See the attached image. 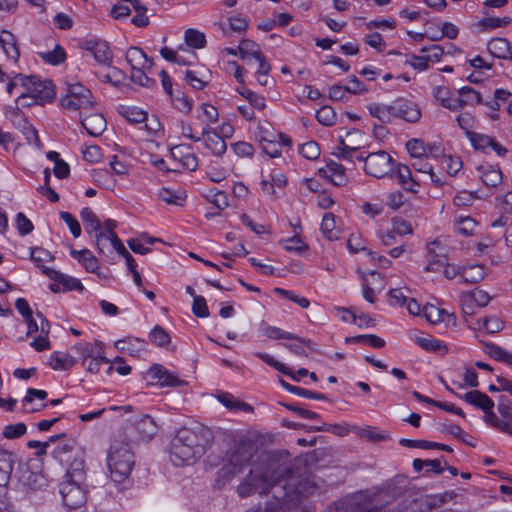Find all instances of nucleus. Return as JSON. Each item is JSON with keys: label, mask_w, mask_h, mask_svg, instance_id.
I'll list each match as a JSON object with an SVG mask.
<instances>
[{"label": "nucleus", "mask_w": 512, "mask_h": 512, "mask_svg": "<svg viewBox=\"0 0 512 512\" xmlns=\"http://www.w3.org/2000/svg\"><path fill=\"white\" fill-rule=\"evenodd\" d=\"M316 487L308 481H296L291 466L282 462L275 454L261 455L250 471L236 487L240 498L256 493L272 496L266 501L265 512H291L296 509L302 497L313 493Z\"/></svg>", "instance_id": "1"}, {"label": "nucleus", "mask_w": 512, "mask_h": 512, "mask_svg": "<svg viewBox=\"0 0 512 512\" xmlns=\"http://www.w3.org/2000/svg\"><path fill=\"white\" fill-rule=\"evenodd\" d=\"M211 432L204 427L181 428L171 441L170 459L175 466L193 463L206 451Z\"/></svg>", "instance_id": "2"}, {"label": "nucleus", "mask_w": 512, "mask_h": 512, "mask_svg": "<svg viewBox=\"0 0 512 512\" xmlns=\"http://www.w3.org/2000/svg\"><path fill=\"white\" fill-rule=\"evenodd\" d=\"M256 454L257 445L253 440L241 438L235 441L225 453L224 463L217 472V482L232 480L252 463Z\"/></svg>", "instance_id": "3"}, {"label": "nucleus", "mask_w": 512, "mask_h": 512, "mask_svg": "<svg viewBox=\"0 0 512 512\" xmlns=\"http://www.w3.org/2000/svg\"><path fill=\"white\" fill-rule=\"evenodd\" d=\"M134 453L128 443L115 441L109 450L107 465L110 477L115 483L124 482L134 467Z\"/></svg>", "instance_id": "4"}, {"label": "nucleus", "mask_w": 512, "mask_h": 512, "mask_svg": "<svg viewBox=\"0 0 512 512\" xmlns=\"http://www.w3.org/2000/svg\"><path fill=\"white\" fill-rule=\"evenodd\" d=\"M369 498L366 493L360 491L346 496L336 503L334 512H412L406 505L396 508L379 507L367 509Z\"/></svg>", "instance_id": "5"}, {"label": "nucleus", "mask_w": 512, "mask_h": 512, "mask_svg": "<svg viewBox=\"0 0 512 512\" xmlns=\"http://www.w3.org/2000/svg\"><path fill=\"white\" fill-rule=\"evenodd\" d=\"M15 79L19 80L24 91L37 99L39 103L51 102L55 97L54 86L50 80H41L38 76L23 74H16Z\"/></svg>", "instance_id": "6"}, {"label": "nucleus", "mask_w": 512, "mask_h": 512, "mask_svg": "<svg viewBox=\"0 0 512 512\" xmlns=\"http://www.w3.org/2000/svg\"><path fill=\"white\" fill-rule=\"evenodd\" d=\"M365 172L375 178L392 177L395 161L390 154L384 150L368 153L365 156Z\"/></svg>", "instance_id": "7"}, {"label": "nucleus", "mask_w": 512, "mask_h": 512, "mask_svg": "<svg viewBox=\"0 0 512 512\" xmlns=\"http://www.w3.org/2000/svg\"><path fill=\"white\" fill-rule=\"evenodd\" d=\"M61 105L68 110H81L93 106L92 93L80 83L70 84L67 93L60 99Z\"/></svg>", "instance_id": "8"}, {"label": "nucleus", "mask_w": 512, "mask_h": 512, "mask_svg": "<svg viewBox=\"0 0 512 512\" xmlns=\"http://www.w3.org/2000/svg\"><path fill=\"white\" fill-rule=\"evenodd\" d=\"M59 492L64 506L70 511H79L87 501L86 484H74L68 481L60 483Z\"/></svg>", "instance_id": "9"}, {"label": "nucleus", "mask_w": 512, "mask_h": 512, "mask_svg": "<svg viewBox=\"0 0 512 512\" xmlns=\"http://www.w3.org/2000/svg\"><path fill=\"white\" fill-rule=\"evenodd\" d=\"M81 49L93 55L97 63L103 66H111L113 53L108 43L101 39H87L81 43Z\"/></svg>", "instance_id": "10"}, {"label": "nucleus", "mask_w": 512, "mask_h": 512, "mask_svg": "<svg viewBox=\"0 0 512 512\" xmlns=\"http://www.w3.org/2000/svg\"><path fill=\"white\" fill-rule=\"evenodd\" d=\"M395 119L400 118L409 123H416L421 118V110L419 106L404 98H398L392 101V108Z\"/></svg>", "instance_id": "11"}, {"label": "nucleus", "mask_w": 512, "mask_h": 512, "mask_svg": "<svg viewBox=\"0 0 512 512\" xmlns=\"http://www.w3.org/2000/svg\"><path fill=\"white\" fill-rule=\"evenodd\" d=\"M93 235L98 252L106 257L114 251L118 253V245L123 244L115 232H102L101 229Z\"/></svg>", "instance_id": "12"}, {"label": "nucleus", "mask_w": 512, "mask_h": 512, "mask_svg": "<svg viewBox=\"0 0 512 512\" xmlns=\"http://www.w3.org/2000/svg\"><path fill=\"white\" fill-rule=\"evenodd\" d=\"M134 430L136 432L135 440L138 442H149L158 431L154 419L149 415H142L134 421Z\"/></svg>", "instance_id": "13"}, {"label": "nucleus", "mask_w": 512, "mask_h": 512, "mask_svg": "<svg viewBox=\"0 0 512 512\" xmlns=\"http://www.w3.org/2000/svg\"><path fill=\"white\" fill-rule=\"evenodd\" d=\"M42 273L46 275L49 279L55 282H59L62 285V292L68 291H83L84 287L81 281L75 277L66 275L60 271H57L53 268L44 267Z\"/></svg>", "instance_id": "14"}, {"label": "nucleus", "mask_w": 512, "mask_h": 512, "mask_svg": "<svg viewBox=\"0 0 512 512\" xmlns=\"http://www.w3.org/2000/svg\"><path fill=\"white\" fill-rule=\"evenodd\" d=\"M398 178V183L401 187L411 193H418L420 187V180L412 175L411 169L408 165L402 163H395L394 172Z\"/></svg>", "instance_id": "15"}, {"label": "nucleus", "mask_w": 512, "mask_h": 512, "mask_svg": "<svg viewBox=\"0 0 512 512\" xmlns=\"http://www.w3.org/2000/svg\"><path fill=\"white\" fill-rule=\"evenodd\" d=\"M345 171L346 169L343 165L335 161H329L324 167L318 169V174L335 186H343L347 182Z\"/></svg>", "instance_id": "16"}, {"label": "nucleus", "mask_w": 512, "mask_h": 512, "mask_svg": "<svg viewBox=\"0 0 512 512\" xmlns=\"http://www.w3.org/2000/svg\"><path fill=\"white\" fill-rule=\"evenodd\" d=\"M353 137H362V133L358 129H351L346 132V138H348V143L343 138L342 135L339 136V145L336 147L337 153L336 155L344 160H350L352 158L353 152L360 149L357 141L353 140Z\"/></svg>", "instance_id": "17"}, {"label": "nucleus", "mask_w": 512, "mask_h": 512, "mask_svg": "<svg viewBox=\"0 0 512 512\" xmlns=\"http://www.w3.org/2000/svg\"><path fill=\"white\" fill-rule=\"evenodd\" d=\"M149 375L152 379H156L157 383L162 387H179L185 384L183 380L159 364H155L150 368Z\"/></svg>", "instance_id": "18"}, {"label": "nucleus", "mask_w": 512, "mask_h": 512, "mask_svg": "<svg viewBox=\"0 0 512 512\" xmlns=\"http://www.w3.org/2000/svg\"><path fill=\"white\" fill-rule=\"evenodd\" d=\"M63 481L76 484H85L86 465L82 456H76L70 463L64 475Z\"/></svg>", "instance_id": "19"}, {"label": "nucleus", "mask_w": 512, "mask_h": 512, "mask_svg": "<svg viewBox=\"0 0 512 512\" xmlns=\"http://www.w3.org/2000/svg\"><path fill=\"white\" fill-rule=\"evenodd\" d=\"M489 53L498 59L512 60V43L506 38H493L487 43Z\"/></svg>", "instance_id": "20"}, {"label": "nucleus", "mask_w": 512, "mask_h": 512, "mask_svg": "<svg viewBox=\"0 0 512 512\" xmlns=\"http://www.w3.org/2000/svg\"><path fill=\"white\" fill-rule=\"evenodd\" d=\"M261 330L263 331L264 335L270 339H291L300 341L306 344V346L309 349H313V343L311 340H306L304 338L298 337L295 334L286 332L278 327L270 326L265 321H262L260 323Z\"/></svg>", "instance_id": "21"}, {"label": "nucleus", "mask_w": 512, "mask_h": 512, "mask_svg": "<svg viewBox=\"0 0 512 512\" xmlns=\"http://www.w3.org/2000/svg\"><path fill=\"white\" fill-rule=\"evenodd\" d=\"M125 58L132 70L136 68L148 69L153 65L152 59L148 58L146 53L139 47H130L126 52Z\"/></svg>", "instance_id": "22"}, {"label": "nucleus", "mask_w": 512, "mask_h": 512, "mask_svg": "<svg viewBox=\"0 0 512 512\" xmlns=\"http://www.w3.org/2000/svg\"><path fill=\"white\" fill-rule=\"evenodd\" d=\"M457 397L463 399L466 403L481 409L482 411L494 408L493 400L479 390H471L466 392L463 396L457 395Z\"/></svg>", "instance_id": "23"}, {"label": "nucleus", "mask_w": 512, "mask_h": 512, "mask_svg": "<svg viewBox=\"0 0 512 512\" xmlns=\"http://www.w3.org/2000/svg\"><path fill=\"white\" fill-rule=\"evenodd\" d=\"M0 46L9 59L14 62L18 61L20 51L17 39L13 33L8 30H2L0 32Z\"/></svg>", "instance_id": "24"}, {"label": "nucleus", "mask_w": 512, "mask_h": 512, "mask_svg": "<svg viewBox=\"0 0 512 512\" xmlns=\"http://www.w3.org/2000/svg\"><path fill=\"white\" fill-rule=\"evenodd\" d=\"M86 132L93 136H100L106 129V119L98 113L91 114L80 120Z\"/></svg>", "instance_id": "25"}, {"label": "nucleus", "mask_w": 512, "mask_h": 512, "mask_svg": "<svg viewBox=\"0 0 512 512\" xmlns=\"http://www.w3.org/2000/svg\"><path fill=\"white\" fill-rule=\"evenodd\" d=\"M391 108L392 102L390 104L370 103L367 105L369 114L377 118L382 124L391 123L395 119L394 111Z\"/></svg>", "instance_id": "26"}, {"label": "nucleus", "mask_w": 512, "mask_h": 512, "mask_svg": "<svg viewBox=\"0 0 512 512\" xmlns=\"http://www.w3.org/2000/svg\"><path fill=\"white\" fill-rule=\"evenodd\" d=\"M202 136H206L204 144L215 156H222L227 149V145L223 138L217 133L210 134L209 128L205 127L202 130Z\"/></svg>", "instance_id": "27"}, {"label": "nucleus", "mask_w": 512, "mask_h": 512, "mask_svg": "<svg viewBox=\"0 0 512 512\" xmlns=\"http://www.w3.org/2000/svg\"><path fill=\"white\" fill-rule=\"evenodd\" d=\"M14 126L24 135L28 145L40 148L41 141L37 130L24 117L14 121Z\"/></svg>", "instance_id": "28"}, {"label": "nucleus", "mask_w": 512, "mask_h": 512, "mask_svg": "<svg viewBox=\"0 0 512 512\" xmlns=\"http://www.w3.org/2000/svg\"><path fill=\"white\" fill-rule=\"evenodd\" d=\"M216 398L223 406H225L230 411L240 410L248 413L253 411V407L250 404L238 400L231 393L220 392L217 394Z\"/></svg>", "instance_id": "29"}, {"label": "nucleus", "mask_w": 512, "mask_h": 512, "mask_svg": "<svg viewBox=\"0 0 512 512\" xmlns=\"http://www.w3.org/2000/svg\"><path fill=\"white\" fill-rule=\"evenodd\" d=\"M74 349L81 355L83 365H86L90 358L99 357L100 354H104L101 342L80 343L75 345Z\"/></svg>", "instance_id": "30"}, {"label": "nucleus", "mask_w": 512, "mask_h": 512, "mask_svg": "<svg viewBox=\"0 0 512 512\" xmlns=\"http://www.w3.org/2000/svg\"><path fill=\"white\" fill-rule=\"evenodd\" d=\"M76 363L73 356L65 352H53L49 359V365L54 370L67 371L71 369Z\"/></svg>", "instance_id": "31"}, {"label": "nucleus", "mask_w": 512, "mask_h": 512, "mask_svg": "<svg viewBox=\"0 0 512 512\" xmlns=\"http://www.w3.org/2000/svg\"><path fill=\"white\" fill-rule=\"evenodd\" d=\"M263 135L260 137V145L263 151L271 158H276L281 155V144L276 139L275 135L269 134L268 131H263Z\"/></svg>", "instance_id": "32"}, {"label": "nucleus", "mask_w": 512, "mask_h": 512, "mask_svg": "<svg viewBox=\"0 0 512 512\" xmlns=\"http://www.w3.org/2000/svg\"><path fill=\"white\" fill-rule=\"evenodd\" d=\"M433 95L440 104L452 111H459L460 105L456 98H451V90L446 86H437L433 90Z\"/></svg>", "instance_id": "33"}, {"label": "nucleus", "mask_w": 512, "mask_h": 512, "mask_svg": "<svg viewBox=\"0 0 512 512\" xmlns=\"http://www.w3.org/2000/svg\"><path fill=\"white\" fill-rule=\"evenodd\" d=\"M13 454L0 449V487L6 486L13 470Z\"/></svg>", "instance_id": "34"}, {"label": "nucleus", "mask_w": 512, "mask_h": 512, "mask_svg": "<svg viewBox=\"0 0 512 512\" xmlns=\"http://www.w3.org/2000/svg\"><path fill=\"white\" fill-rule=\"evenodd\" d=\"M425 270L431 272H437L442 270L443 275L447 279H453L457 275L461 276V268H457L452 264L445 263L442 260H430V262L426 265Z\"/></svg>", "instance_id": "35"}, {"label": "nucleus", "mask_w": 512, "mask_h": 512, "mask_svg": "<svg viewBox=\"0 0 512 512\" xmlns=\"http://www.w3.org/2000/svg\"><path fill=\"white\" fill-rule=\"evenodd\" d=\"M485 277V267L482 265H469L461 267V278L465 283L475 284Z\"/></svg>", "instance_id": "36"}, {"label": "nucleus", "mask_w": 512, "mask_h": 512, "mask_svg": "<svg viewBox=\"0 0 512 512\" xmlns=\"http://www.w3.org/2000/svg\"><path fill=\"white\" fill-rule=\"evenodd\" d=\"M81 220L84 224L85 231L91 235L102 229V224L96 214L89 208L85 207L80 213Z\"/></svg>", "instance_id": "37"}, {"label": "nucleus", "mask_w": 512, "mask_h": 512, "mask_svg": "<svg viewBox=\"0 0 512 512\" xmlns=\"http://www.w3.org/2000/svg\"><path fill=\"white\" fill-rule=\"evenodd\" d=\"M482 182L487 187H497L502 182V172L492 166H480L478 168Z\"/></svg>", "instance_id": "38"}, {"label": "nucleus", "mask_w": 512, "mask_h": 512, "mask_svg": "<svg viewBox=\"0 0 512 512\" xmlns=\"http://www.w3.org/2000/svg\"><path fill=\"white\" fill-rule=\"evenodd\" d=\"M458 93L459 97L456 101L459 102L460 110L466 105L480 104L482 101L481 94L472 87L464 86L458 90Z\"/></svg>", "instance_id": "39"}, {"label": "nucleus", "mask_w": 512, "mask_h": 512, "mask_svg": "<svg viewBox=\"0 0 512 512\" xmlns=\"http://www.w3.org/2000/svg\"><path fill=\"white\" fill-rule=\"evenodd\" d=\"M485 352L494 360L512 366V353L494 343H485Z\"/></svg>", "instance_id": "40"}, {"label": "nucleus", "mask_w": 512, "mask_h": 512, "mask_svg": "<svg viewBox=\"0 0 512 512\" xmlns=\"http://www.w3.org/2000/svg\"><path fill=\"white\" fill-rule=\"evenodd\" d=\"M485 352L494 360L512 366V353L494 343H485Z\"/></svg>", "instance_id": "41"}, {"label": "nucleus", "mask_w": 512, "mask_h": 512, "mask_svg": "<svg viewBox=\"0 0 512 512\" xmlns=\"http://www.w3.org/2000/svg\"><path fill=\"white\" fill-rule=\"evenodd\" d=\"M320 229L322 234L329 241H334L339 238L340 231L336 228L335 216L332 213L324 214Z\"/></svg>", "instance_id": "42"}, {"label": "nucleus", "mask_w": 512, "mask_h": 512, "mask_svg": "<svg viewBox=\"0 0 512 512\" xmlns=\"http://www.w3.org/2000/svg\"><path fill=\"white\" fill-rule=\"evenodd\" d=\"M119 113L130 123H142L147 119V112L135 106L122 105L119 107Z\"/></svg>", "instance_id": "43"}, {"label": "nucleus", "mask_w": 512, "mask_h": 512, "mask_svg": "<svg viewBox=\"0 0 512 512\" xmlns=\"http://www.w3.org/2000/svg\"><path fill=\"white\" fill-rule=\"evenodd\" d=\"M48 396V393L45 390L28 388L26 396L23 398L22 402L27 412H35L39 411L42 408L46 407L47 404H40L38 407H28L35 399L45 400Z\"/></svg>", "instance_id": "44"}, {"label": "nucleus", "mask_w": 512, "mask_h": 512, "mask_svg": "<svg viewBox=\"0 0 512 512\" xmlns=\"http://www.w3.org/2000/svg\"><path fill=\"white\" fill-rule=\"evenodd\" d=\"M484 412V421L485 423L491 425L493 428L503 432V433H512L511 425L505 421L503 418L498 417L493 408H489L487 410H483Z\"/></svg>", "instance_id": "45"}, {"label": "nucleus", "mask_w": 512, "mask_h": 512, "mask_svg": "<svg viewBox=\"0 0 512 512\" xmlns=\"http://www.w3.org/2000/svg\"><path fill=\"white\" fill-rule=\"evenodd\" d=\"M240 57L243 60H249L251 58L256 59L263 55L260 50V47L257 43L252 40L244 39L240 42L239 46Z\"/></svg>", "instance_id": "46"}, {"label": "nucleus", "mask_w": 512, "mask_h": 512, "mask_svg": "<svg viewBox=\"0 0 512 512\" xmlns=\"http://www.w3.org/2000/svg\"><path fill=\"white\" fill-rule=\"evenodd\" d=\"M39 57L51 65H59L66 59V53L60 45H55L52 51L38 52Z\"/></svg>", "instance_id": "47"}, {"label": "nucleus", "mask_w": 512, "mask_h": 512, "mask_svg": "<svg viewBox=\"0 0 512 512\" xmlns=\"http://www.w3.org/2000/svg\"><path fill=\"white\" fill-rule=\"evenodd\" d=\"M415 342L424 350L429 352H440L443 351L444 353L447 352L446 345L437 339H434L432 337H424V336H418L415 338Z\"/></svg>", "instance_id": "48"}, {"label": "nucleus", "mask_w": 512, "mask_h": 512, "mask_svg": "<svg viewBox=\"0 0 512 512\" xmlns=\"http://www.w3.org/2000/svg\"><path fill=\"white\" fill-rule=\"evenodd\" d=\"M185 42L194 49L204 48L206 45V37L204 33L197 29L189 28L184 33Z\"/></svg>", "instance_id": "49"}, {"label": "nucleus", "mask_w": 512, "mask_h": 512, "mask_svg": "<svg viewBox=\"0 0 512 512\" xmlns=\"http://www.w3.org/2000/svg\"><path fill=\"white\" fill-rule=\"evenodd\" d=\"M258 358H260L267 365L273 367L284 375L291 377L294 381H298V378L292 374V370L286 367L283 363L275 360L271 355L263 352H257L255 354Z\"/></svg>", "instance_id": "50"}, {"label": "nucleus", "mask_w": 512, "mask_h": 512, "mask_svg": "<svg viewBox=\"0 0 512 512\" xmlns=\"http://www.w3.org/2000/svg\"><path fill=\"white\" fill-rule=\"evenodd\" d=\"M102 364H108L106 373L111 374L114 370V367L109 359H107L104 354H100L99 357L90 358L86 363V370L89 373L97 374L99 373Z\"/></svg>", "instance_id": "51"}, {"label": "nucleus", "mask_w": 512, "mask_h": 512, "mask_svg": "<svg viewBox=\"0 0 512 512\" xmlns=\"http://www.w3.org/2000/svg\"><path fill=\"white\" fill-rule=\"evenodd\" d=\"M65 437H66V433H59V434L51 436L49 438V440L45 441V442H41V441H37V440H30L27 443V446L32 449H37V451L35 452V455L39 457V456L46 454L47 449L50 446V443H54V442H56L60 439H63Z\"/></svg>", "instance_id": "52"}, {"label": "nucleus", "mask_w": 512, "mask_h": 512, "mask_svg": "<svg viewBox=\"0 0 512 512\" xmlns=\"http://www.w3.org/2000/svg\"><path fill=\"white\" fill-rule=\"evenodd\" d=\"M30 259L35 263L37 267L41 268L42 271L45 267L43 263L52 261L54 256L46 249L40 247H32L30 248Z\"/></svg>", "instance_id": "53"}, {"label": "nucleus", "mask_w": 512, "mask_h": 512, "mask_svg": "<svg viewBox=\"0 0 512 512\" xmlns=\"http://www.w3.org/2000/svg\"><path fill=\"white\" fill-rule=\"evenodd\" d=\"M347 341L350 342H359L369 345L373 348H382L385 346V341L381 337L374 334H366V335H357L351 338H347Z\"/></svg>", "instance_id": "54"}, {"label": "nucleus", "mask_w": 512, "mask_h": 512, "mask_svg": "<svg viewBox=\"0 0 512 512\" xmlns=\"http://www.w3.org/2000/svg\"><path fill=\"white\" fill-rule=\"evenodd\" d=\"M159 198L167 204L181 206L184 202L185 195L181 192H175L170 188H162L159 191Z\"/></svg>", "instance_id": "55"}, {"label": "nucleus", "mask_w": 512, "mask_h": 512, "mask_svg": "<svg viewBox=\"0 0 512 512\" xmlns=\"http://www.w3.org/2000/svg\"><path fill=\"white\" fill-rule=\"evenodd\" d=\"M359 436L373 443L385 441L389 438V435L385 431L370 426L361 429L359 432Z\"/></svg>", "instance_id": "56"}, {"label": "nucleus", "mask_w": 512, "mask_h": 512, "mask_svg": "<svg viewBox=\"0 0 512 512\" xmlns=\"http://www.w3.org/2000/svg\"><path fill=\"white\" fill-rule=\"evenodd\" d=\"M104 82H108L115 87H122L125 85L126 75L125 73L116 67H111L109 72L103 75Z\"/></svg>", "instance_id": "57"}, {"label": "nucleus", "mask_w": 512, "mask_h": 512, "mask_svg": "<svg viewBox=\"0 0 512 512\" xmlns=\"http://www.w3.org/2000/svg\"><path fill=\"white\" fill-rule=\"evenodd\" d=\"M316 119L322 125L331 126L336 121V113L331 106L325 105L317 110Z\"/></svg>", "instance_id": "58"}, {"label": "nucleus", "mask_w": 512, "mask_h": 512, "mask_svg": "<svg viewBox=\"0 0 512 512\" xmlns=\"http://www.w3.org/2000/svg\"><path fill=\"white\" fill-rule=\"evenodd\" d=\"M150 340L157 346L163 347L170 343L171 338L164 328L156 325L149 333Z\"/></svg>", "instance_id": "59"}, {"label": "nucleus", "mask_w": 512, "mask_h": 512, "mask_svg": "<svg viewBox=\"0 0 512 512\" xmlns=\"http://www.w3.org/2000/svg\"><path fill=\"white\" fill-rule=\"evenodd\" d=\"M406 149L410 156L414 159L421 156H426L427 149L425 143L421 139L413 138L406 143Z\"/></svg>", "instance_id": "60"}, {"label": "nucleus", "mask_w": 512, "mask_h": 512, "mask_svg": "<svg viewBox=\"0 0 512 512\" xmlns=\"http://www.w3.org/2000/svg\"><path fill=\"white\" fill-rule=\"evenodd\" d=\"M456 231L464 236H470L473 234L475 227H476V221L472 219L469 216L466 217H460L458 221L455 224Z\"/></svg>", "instance_id": "61"}, {"label": "nucleus", "mask_w": 512, "mask_h": 512, "mask_svg": "<svg viewBox=\"0 0 512 512\" xmlns=\"http://www.w3.org/2000/svg\"><path fill=\"white\" fill-rule=\"evenodd\" d=\"M471 145L477 150H485L492 144L493 138L475 132H468Z\"/></svg>", "instance_id": "62"}, {"label": "nucleus", "mask_w": 512, "mask_h": 512, "mask_svg": "<svg viewBox=\"0 0 512 512\" xmlns=\"http://www.w3.org/2000/svg\"><path fill=\"white\" fill-rule=\"evenodd\" d=\"M207 199L219 210H223L229 205L226 193L220 190H210L209 194L207 195Z\"/></svg>", "instance_id": "63"}, {"label": "nucleus", "mask_w": 512, "mask_h": 512, "mask_svg": "<svg viewBox=\"0 0 512 512\" xmlns=\"http://www.w3.org/2000/svg\"><path fill=\"white\" fill-rule=\"evenodd\" d=\"M299 153L308 160H315L320 155V148L317 142L309 141L300 146Z\"/></svg>", "instance_id": "64"}]
</instances>
